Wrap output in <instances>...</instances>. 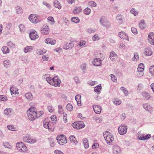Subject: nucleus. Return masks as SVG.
<instances>
[{
  "instance_id": "2eb2a0df",
  "label": "nucleus",
  "mask_w": 154,
  "mask_h": 154,
  "mask_svg": "<svg viewBox=\"0 0 154 154\" xmlns=\"http://www.w3.org/2000/svg\"><path fill=\"white\" fill-rule=\"evenodd\" d=\"M93 108L95 113L99 114L101 113V106L99 105H94L93 106Z\"/></svg>"
},
{
  "instance_id": "aec40b11",
  "label": "nucleus",
  "mask_w": 154,
  "mask_h": 154,
  "mask_svg": "<svg viewBox=\"0 0 154 154\" xmlns=\"http://www.w3.org/2000/svg\"><path fill=\"white\" fill-rule=\"evenodd\" d=\"M143 107L146 110L149 111L150 112H152L153 111L152 107L147 104H144L143 105Z\"/></svg>"
},
{
  "instance_id": "412c9836",
  "label": "nucleus",
  "mask_w": 154,
  "mask_h": 154,
  "mask_svg": "<svg viewBox=\"0 0 154 154\" xmlns=\"http://www.w3.org/2000/svg\"><path fill=\"white\" fill-rule=\"evenodd\" d=\"M119 36L122 39H127L128 36L124 32H121L119 34Z\"/></svg>"
},
{
  "instance_id": "b1692460",
  "label": "nucleus",
  "mask_w": 154,
  "mask_h": 154,
  "mask_svg": "<svg viewBox=\"0 0 154 154\" xmlns=\"http://www.w3.org/2000/svg\"><path fill=\"white\" fill-rule=\"evenodd\" d=\"M7 127L8 129L12 131H17L18 129L17 127L12 125H8L7 126Z\"/></svg>"
},
{
  "instance_id": "f8f14e48",
  "label": "nucleus",
  "mask_w": 154,
  "mask_h": 154,
  "mask_svg": "<svg viewBox=\"0 0 154 154\" xmlns=\"http://www.w3.org/2000/svg\"><path fill=\"white\" fill-rule=\"evenodd\" d=\"M53 80L54 85V86L55 87L60 86V84L61 83V81L57 76H54L53 78Z\"/></svg>"
},
{
  "instance_id": "c85d7f7f",
  "label": "nucleus",
  "mask_w": 154,
  "mask_h": 154,
  "mask_svg": "<svg viewBox=\"0 0 154 154\" xmlns=\"http://www.w3.org/2000/svg\"><path fill=\"white\" fill-rule=\"evenodd\" d=\"M73 46V45L72 43H67L66 44L63 46L64 48L66 49L72 48Z\"/></svg>"
},
{
  "instance_id": "de8ad7c7",
  "label": "nucleus",
  "mask_w": 154,
  "mask_h": 154,
  "mask_svg": "<svg viewBox=\"0 0 154 154\" xmlns=\"http://www.w3.org/2000/svg\"><path fill=\"white\" fill-rule=\"evenodd\" d=\"M137 75L138 77H141L143 75L144 71L137 70Z\"/></svg>"
},
{
  "instance_id": "6ab92c4d",
  "label": "nucleus",
  "mask_w": 154,
  "mask_h": 154,
  "mask_svg": "<svg viewBox=\"0 0 154 154\" xmlns=\"http://www.w3.org/2000/svg\"><path fill=\"white\" fill-rule=\"evenodd\" d=\"M110 57L112 61H114L117 59V56L114 52H111L110 53Z\"/></svg>"
},
{
  "instance_id": "6e6552de",
  "label": "nucleus",
  "mask_w": 154,
  "mask_h": 154,
  "mask_svg": "<svg viewBox=\"0 0 154 154\" xmlns=\"http://www.w3.org/2000/svg\"><path fill=\"white\" fill-rule=\"evenodd\" d=\"M118 131L121 135H123L125 134L127 131V126L124 125L120 126L118 128Z\"/></svg>"
},
{
  "instance_id": "a211bd4d",
  "label": "nucleus",
  "mask_w": 154,
  "mask_h": 154,
  "mask_svg": "<svg viewBox=\"0 0 154 154\" xmlns=\"http://www.w3.org/2000/svg\"><path fill=\"white\" fill-rule=\"evenodd\" d=\"M93 63L94 65L96 66H99L102 64L101 60L100 59L97 58L94 59L93 60Z\"/></svg>"
},
{
  "instance_id": "774afa93",
  "label": "nucleus",
  "mask_w": 154,
  "mask_h": 154,
  "mask_svg": "<svg viewBox=\"0 0 154 154\" xmlns=\"http://www.w3.org/2000/svg\"><path fill=\"white\" fill-rule=\"evenodd\" d=\"M131 31L132 33L134 34H137V29L134 27H132L131 28Z\"/></svg>"
},
{
  "instance_id": "864d4df0",
  "label": "nucleus",
  "mask_w": 154,
  "mask_h": 154,
  "mask_svg": "<svg viewBox=\"0 0 154 154\" xmlns=\"http://www.w3.org/2000/svg\"><path fill=\"white\" fill-rule=\"evenodd\" d=\"M131 13L134 14V16H136L137 15L138 13V12L137 11L135 10L134 8H132L131 10Z\"/></svg>"
},
{
  "instance_id": "473e14b6",
  "label": "nucleus",
  "mask_w": 154,
  "mask_h": 154,
  "mask_svg": "<svg viewBox=\"0 0 154 154\" xmlns=\"http://www.w3.org/2000/svg\"><path fill=\"white\" fill-rule=\"evenodd\" d=\"M3 145L5 148H7L10 149H11L12 148V146L8 142L4 143Z\"/></svg>"
},
{
  "instance_id": "20e7f679",
  "label": "nucleus",
  "mask_w": 154,
  "mask_h": 154,
  "mask_svg": "<svg viewBox=\"0 0 154 154\" xmlns=\"http://www.w3.org/2000/svg\"><path fill=\"white\" fill-rule=\"evenodd\" d=\"M57 139L58 143L60 145H63L67 143L66 136L64 135H58L57 137Z\"/></svg>"
},
{
  "instance_id": "a19ab883",
  "label": "nucleus",
  "mask_w": 154,
  "mask_h": 154,
  "mask_svg": "<svg viewBox=\"0 0 154 154\" xmlns=\"http://www.w3.org/2000/svg\"><path fill=\"white\" fill-rule=\"evenodd\" d=\"M139 57V56L138 54L136 52L134 54V56L132 58V60L134 61H137Z\"/></svg>"
},
{
  "instance_id": "39448f33",
  "label": "nucleus",
  "mask_w": 154,
  "mask_h": 154,
  "mask_svg": "<svg viewBox=\"0 0 154 154\" xmlns=\"http://www.w3.org/2000/svg\"><path fill=\"white\" fill-rule=\"evenodd\" d=\"M29 19L32 23H37L40 21L39 16L35 14H30Z\"/></svg>"
},
{
  "instance_id": "052dcab7",
  "label": "nucleus",
  "mask_w": 154,
  "mask_h": 154,
  "mask_svg": "<svg viewBox=\"0 0 154 154\" xmlns=\"http://www.w3.org/2000/svg\"><path fill=\"white\" fill-rule=\"evenodd\" d=\"M7 97L3 95H0V101H6L7 100Z\"/></svg>"
},
{
  "instance_id": "5fc2aeb1",
  "label": "nucleus",
  "mask_w": 154,
  "mask_h": 154,
  "mask_svg": "<svg viewBox=\"0 0 154 154\" xmlns=\"http://www.w3.org/2000/svg\"><path fill=\"white\" fill-rule=\"evenodd\" d=\"M101 89V85H98L96 87L94 88V91L96 92H98L100 91Z\"/></svg>"
},
{
  "instance_id": "09e8293b",
  "label": "nucleus",
  "mask_w": 154,
  "mask_h": 154,
  "mask_svg": "<svg viewBox=\"0 0 154 154\" xmlns=\"http://www.w3.org/2000/svg\"><path fill=\"white\" fill-rule=\"evenodd\" d=\"M91 12V10L89 8H87L84 11V13L86 15L89 14Z\"/></svg>"
},
{
  "instance_id": "1a4fd4ad",
  "label": "nucleus",
  "mask_w": 154,
  "mask_h": 154,
  "mask_svg": "<svg viewBox=\"0 0 154 154\" xmlns=\"http://www.w3.org/2000/svg\"><path fill=\"white\" fill-rule=\"evenodd\" d=\"M29 37L32 40H34L38 38V35L37 32L34 30H31L30 31Z\"/></svg>"
},
{
  "instance_id": "c9c22d12",
  "label": "nucleus",
  "mask_w": 154,
  "mask_h": 154,
  "mask_svg": "<svg viewBox=\"0 0 154 154\" xmlns=\"http://www.w3.org/2000/svg\"><path fill=\"white\" fill-rule=\"evenodd\" d=\"M4 113L7 116L10 115L12 114V111L10 109H6L4 110Z\"/></svg>"
},
{
  "instance_id": "f257e3e1",
  "label": "nucleus",
  "mask_w": 154,
  "mask_h": 154,
  "mask_svg": "<svg viewBox=\"0 0 154 154\" xmlns=\"http://www.w3.org/2000/svg\"><path fill=\"white\" fill-rule=\"evenodd\" d=\"M28 118L31 121H33L38 118L37 109L35 107H31L27 111Z\"/></svg>"
},
{
  "instance_id": "c03bdc74",
  "label": "nucleus",
  "mask_w": 154,
  "mask_h": 154,
  "mask_svg": "<svg viewBox=\"0 0 154 154\" xmlns=\"http://www.w3.org/2000/svg\"><path fill=\"white\" fill-rule=\"evenodd\" d=\"M4 64L5 67L6 68L9 67L10 66V63L9 60H5L4 62Z\"/></svg>"
},
{
  "instance_id": "338daca9",
  "label": "nucleus",
  "mask_w": 154,
  "mask_h": 154,
  "mask_svg": "<svg viewBox=\"0 0 154 154\" xmlns=\"http://www.w3.org/2000/svg\"><path fill=\"white\" fill-rule=\"evenodd\" d=\"M86 42L84 41H80L79 43V47H81L82 46L84 45L85 44Z\"/></svg>"
},
{
  "instance_id": "2f4dec72",
  "label": "nucleus",
  "mask_w": 154,
  "mask_h": 154,
  "mask_svg": "<svg viewBox=\"0 0 154 154\" xmlns=\"http://www.w3.org/2000/svg\"><path fill=\"white\" fill-rule=\"evenodd\" d=\"M46 80L48 83L50 84V85L54 86V83L53 82V79H51L50 77H47L46 78Z\"/></svg>"
},
{
  "instance_id": "423d86ee",
  "label": "nucleus",
  "mask_w": 154,
  "mask_h": 154,
  "mask_svg": "<svg viewBox=\"0 0 154 154\" xmlns=\"http://www.w3.org/2000/svg\"><path fill=\"white\" fill-rule=\"evenodd\" d=\"M23 140L25 142L30 143H34L36 142V140L35 139L28 135L24 137Z\"/></svg>"
},
{
  "instance_id": "4468645a",
  "label": "nucleus",
  "mask_w": 154,
  "mask_h": 154,
  "mask_svg": "<svg viewBox=\"0 0 154 154\" xmlns=\"http://www.w3.org/2000/svg\"><path fill=\"white\" fill-rule=\"evenodd\" d=\"M151 135L149 134L146 135L145 134H140L138 135L139 139L140 140H146L150 137Z\"/></svg>"
},
{
  "instance_id": "c756f323",
  "label": "nucleus",
  "mask_w": 154,
  "mask_h": 154,
  "mask_svg": "<svg viewBox=\"0 0 154 154\" xmlns=\"http://www.w3.org/2000/svg\"><path fill=\"white\" fill-rule=\"evenodd\" d=\"M50 122H49L48 119H45L43 122V126L45 128H47L48 127V125L50 124Z\"/></svg>"
},
{
  "instance_id": "e433bc0d",
  "label": "nucleus",
  "mask_w": 154,
  "mask_h": 154,
  "mask_svg": "<svg viewBox=\"0 0 154 154\" xmlns=\"http://www.w3.org/2000/svg\"><path fill=\"white\" fill-rule=\"evenodd\" d=\"M2 50L3 53L5 54L8 53L9 52L8 48L6 46H4L2 47Z\"/></svg>"
},
{
  "instance_id": "4d7b16f0",
  "label": "nucleus",
  "mask_w": 154,
  "mask_h": 154,
  "mask_svg": "<svg viewBox=\"0 0 154 154\" xmlns=\"http://www.w3.org/2000/svg\"><path fill=\"white\" fill-rule=\"evenodd\" d=\"M20 31L21 32H23L25 30V28L24 25L23 24H21L19 26Z\"/></svg>"
},
{
  "instance_id": "7ed1b4c3",
  "label": "nucleus",
  "mask_w": 154,
  "mask_h": 154,
  "mask_svg": "<svg viewBox=\"0 0 154 154\" xmlns=\"http://www.w3.org/2000/svg\"><path fill=\"white\" fill-rule=\"evenodd\" d=\"M16 146L18 150L20 152H25L27 150V147L23 142H19L17 143Z\"/></svg>"
},
{
  "instance_id": "f704fd0d",
  "label": "nucleus",
  "mask_w": 154,
  "mask_h": 154,
  "mask_svg": "<svg viewBox=\"0 0 154 154\" xmlns=\"http://www.w3.org/2000/svg\"><path fill=\"white\" fill-rule=\"evenodd\" d=\"M144 66L143 63H140L138 66L137 70L139 71H144Z\"/></svg>"
},
{
  "instance_id": "ea45409f",
  "label": "nucleus",
  "mask_w": 154,
  "mask_h": 154,
  "mask_svg": "<svg viewBox=\"0 0 154 154\" xmlns=\"http://www.w3.org/2000/svg\"><path fill=\"white\" fill-rule=\"evenodd\" d=\"M149 72L151 76H154V65H152L150 67Z\"/></svg>"
},
{
  "instance_id": "72a5a7b5",
  "label": "nucleus",
  "mask_w": 154,
  "mask_h": 154,
  "mask_svg": "<svg viewBox=\"0 0 154 154\" xmlns=\"http://www.w3.org/2000/svg\"><path fill=\"white\" fill-rule=\"evenodd\" d=\"M46 51L44 49H38L36 51V53L38 54H42L45 53Z\"/></svg>"
},
{
  "instance_id": "4be33fe9",
  "label": "nucleus",
  "mask_w": 154,
  "mask_h": 154,
  "mask_svg": "<svg viewBox=\"0 0 154 154\" xmlns=\"http://www.w3.org/2000/svg\"><path fill=\"white\" fill-rule=\"evenodd\" d=\"M139 26L141 29H143L146 28V24L144 20H142L140 21L139 23Z\"/></svg>"
},
{
  "instance_id": "680f3d73",
  "label": "nucleus",
  "mask_w": 154,
  "mask_h": 154,
  "mask_svg": "<svg viewBox=\"0 0 154 154\" xmlns=\"http://www.w3.org/2000/svg\"><path fill=\"white\" fill-rule=\"evenodd\" d=\"M110 76L112 80L114 82H116L117 81V78L116 76H115V75H114L113 74H111L110 75Z\"/></svg>"
},
{
  "instance_id": "58836bf2",
  "label": "nucleus",
  "mask_w": 154,
  "mask_h": 154,
  "mask_svg": "<svg viewBox=\"0 0 154 154\" xmlns=\"http://www.w3.org/2000/svg\"><path fill=\"white\" fill-rule=\"evenodd\" d=\"M54 5L56 8L60 9L61 8V5L60 3L57 1H55L54 2Z\"/></svg>"
},
{
  "instance_id": "49530a36",
  "label": "nucleus",
  "mask_w": 154,
  "mask_h": 154,
  "mask_svg": "<svg viewBox=\"0 0 154 154\" xmlns=\"http://www.w3.org/2000/svg\"><path fill=\"white\" fill-rule=\"evenodd\" d=\"M16 10L17 14H19L22 13V9L21 7L20 6H17L16 7Z\"/></svg>"
},
{
  "instance_id": "cd10ccee",
  "label": "nucleus",
  "mask_w": 154,
  "mask_h": 154,
  "mask_svg": "<svg viewBox=\"0 0 154 154\" xmlns=\"http://www.w3.org/2000/svg\"><path fill=\"white\" fill-rule=\"evenodd\" d=\"M26 98L29 100H32L33 99V96L30 93H27L25 94Z\"/></svg>"
},
{
  "instance_id": "dca6fc26",
  "label": "nucleus",
  "mask_w": 154,
  "mask_h": 154,
  "mask_svg": "<svg viewBox=\"0 0 154 154\" xmlns=\"http://www.w3.org/2000/svg\"><path fill=\"white\" fill-rule=\"evenodd\" d=\"M11 94L18 95L19 94L18 90L14 86H12L10 88Z\"/></svg>"
},
{
  "instance_id": "bf43d9fd",
  "label": "nucleus",
  "mask_w": 154,
  "mask_h": 154,
  "mask_svg": "<svg viewBox=\"0 0 154 154\" xmlns=\"http://www.w3.org/2000/svg\"><path fill=\"white\" fill-rule=\"evenodd\" d=\"M88 5L91 6L93 7H96L97 4L93 1H91L88 2Z\"/></svg>"
},
{
  "instance_id": "0eeeda50",
  "label": "nucleus",
  "mask_w": 154,
  "mask_h": 154,
  "mask_svg": "<svg viewBox=\"0 0 154 154\" xmlns=\"http://www.w3.org/2000/svg\"><path fill=\"white\" fill-rule=\"evenodd\" d=\"M72 125L73 128L77 129L83 128L85 126L82 122H75L72 124Z\"/></svg>"
},
{
  "instance_id": "3c124183",
  "label": "nucleus",
  "mask_w": 154,
  "mask_h": 154,
  "mask_svg": "<svg viewBox=\"0 0 154 154\" xmlns=\"http://www.w3.org/2000/svg\"><path fill=\"white\" fill-rule=\"evenodd\" d=\"M73 106L70 103L68 104L66 106V109L69 111H71L73 109Z\"/></svg>"
},
{
  "instance_id": "9d476101",
  "label": "nucleus",
  "mask_w": 154,
  "mask_h": 154,
  "mask_svg": "<svg viewBox=\"0 0 154 154\" xmlns=\"http://www.w3.org/2000/svg\"><path fill=\"white\" fill-rule=\"evenodd\" d=\"M148 42L151 45H154V33L151 32L149 33L148 35Z\"/></svg>"
},
{
  "instance_id": "5701e85b",
  "label": "nucleus",
  "mask_w": 154,
  "mask_h": 154,
  "mask_svg": "<svg viewBox=\"0 0 154 154\" xmlns=\"http://www.w3.org/2000/svg\"><path fill=\"white\" fill-rule=\"evenodd\" d=\"M69 140L70 142L72 144H77L78 142L76 140L75 137L74 136H71L69 137Z\"/></svg>"
},
{
  "instance_id": "13d9d810",
  "label": "nucleus",
  "mask_w": 154,
  "mask_h": 154,
  "mask_svg": "<svg viewBox=\"0 0 154 154\" xmlns=\"http://www.w3.org/2000/svg\"><path fill=\"white\" fill-rule=\"evenodd\" d=\"M100 39L99 36L97 34L95 35L92 37V39L94 41L98 40Z\"/></svg>"
},
{
  "instance_id": "603ef678",
  "label": "nucleus",
  "mask_w": 154,
  "mask_h": 154,
  "mask_svg": "<svg viewBox=\"0 0 154 154\" xmlns=\"http://www.w3.org/2000/svg\"><path fill=\"white\" fill-rule=\"evenodd\" d=\"M121 101L118 99H115L113 101V103L116 105L120 104L121 103Z\"/></svg>"
},
{
  "instance_id": "e2e57ef3",
  "label": "nucleus",
  "mask_w": 154,
  "mask_h": 154,
  "mask_svg": "<svg viewBox=\"0 0 154 154\" xmlns=\"http://www.w3.org/2000/svg\"><path fill=\"white\" fill-rule=\"evenodd\" d=\"M63 121L65 122H67V114L66 113L63 112Z\"/></svg>"
},
{
  "instance_id": "f03ea898",
  "label": "nucleus",
  "mask_w": 154,
  "mask_h": 154,
  "mask_svg": "<svg viewBox=\"0 0 154 154\" xmlns=\"http://www.w3.org/2000/svg\"><path fill=\"white\" fill-rule=\"evenodd\" d=\"M103 136L107 143H110L114 140V138L112 134L108 131L104 132Z\"/></svg>"
},
{
  "instance_id": "37998d69",
  "label": "nucleus",
  "mask_w": 154,
  "mask_h": 154,
  "mask_svg": "<svg viewBox=\"0 0 154 154\" xmlns=\"http://www.w3.org/2000/svg\"><path fill=\"white\" fill-rule=\"evenodd\" d=\"M71 20L75 23H77L79 22L80 20L77 17H73L72 18Z\"/></svg>"
},
{
  "instance_id": "8fccbe9b",
  "label": "nucleus",
  "mask_w": 154,
  "mask_h": 154,
  "mask_svg": "<svg viewBox=\"0 0 154 154\" xmlns=\"http://www.w3.org/2000/svg\"><path fill=\"white\" fill-rule=\"evenodd\" d=\"M100 23H101L103 24V25H105V24H104L105 23H107V21L106 20V18L104 17H101L100 19Z\"/></svg>"
},
{
  "instance_id": "4c0bfd02",
  "label": "nucleus",
  "mask_w": 154,
  "mask_h": 154,
  "mask_svg": "<svg viewBox=\"0 0 154 154\" xmlns=\"http://www.w3.org/2000/svg\"><path fill=\"white\" fill-rule=\"evenodd\" d=\"M84 146L85 148H88L89 147L88 142V139H85L83 141Z\"/></svg>"
},
{
  "instance_id": "9b49d317",
  "label": "nucleus",
  "mask_w": 154,
  "mask_h": 154,
  "mask_svg": "<svg viewBox=\"0 0 154 154\" xmlns=\"http://www.w3.org/2000/svg\"><path fill=\"white\" fill-rule=\"evenodd\" d=\"M41 32L44 34L47 35L49 32V29L47 25H44L41 29Z\"/></svg>"
},
{
  "instance_id": "a18cd8bd",
  "label": "nucleus",
  "mask_w": 154,
  "mask_h": 154,
  "mask_svg": "<svg viewBox=\"0 0 154 154\" xmlns=\"http://www.w3.org/2000/svg\"><path fill=\"white\" fill-rule=\"evenodd\" d=\"M143 96L146 100H148L150 98L151 96L149 94L146 92L143 93Z\"/></svg>"
},
{
  "instance_id": "a878e982",
  "label": "nucleus",
  "mask_w": 154,
  "mask_h": 154,
  "mask_svg": "<svg viewBox=\"0 0 154 154\" xmlns=\"http://www.w3.org/2000/svg\"><path fill=\"white\" fill-rule=\"evenodd\" d=\"M33 47L32 46H27L24 48V51L25 53L31 52L33 50Z\"/></svg>"
},
{
  "instance_id": "6e6d98bb",
  "label": "nucleus",
  "mask_w": 154,
  "mask_h": 154,
  "mask_svg": "<svg viewBox=\"0 0 154 154\" xmlns=\"http://www.w3.org/2000/svg\"><path fill=\"white\" fill-rule=\"evenodd\" d=\"M47 20L48 21H50L51 22V23L52 24H54V20L53 17L50 16L48 17L47 18Z\"/></svg>"
},
{
  "instance_id": "7c9ffc66",
  "label": "nucleus",
  "mask_w": 154,
  "mask_h": 154,
  "mask_svg": "<svg viewBox=\"0 0 154 154\" xmlns=\"http://www.w3.org/2000/svg\"><path fill=\"white\" fill-rule=\"evenodd\" d=\"M144 53L147 56H151L152 53V51L149 49L146 48L145 49Z\"/></svg>"
},
{
  "instance_id": "f3484780",
  "label": "nucleus",
  "mask_w": 154,
  "mask_h": 154,
  "mask_svg": "<svg viewBox=\"0 0 154 154\" xmlns=\"http://www.w3.org/2000/svg\"><path fill=\"white\" fill-rule=\"evenodd\" d=\"M113 152L114 154H120L121 149L120 147L117 146H114L113 148Z\"/></svg>"
},
{
  "instance_id": "69168bd1",
  "label": "nucleus",
  "mask_w": 154,
  "mask_h": 154,
  "mask_svg": "<svg viewBox=\"0 0 154 154\" xmlns=\"http://www.w3.org/2000/svg\"><path fill=\"white\" fill-rule=\"evenodd\" d=\"M51 120L52 121L56 122L57 121V118L56 116L55 115H53L51 116Z\"/></svg>"
},
{
  "instance_id": "79ce46f5",
  "label": "nucleus",
  "mask_w": 154,
  "mask_h": 154,
  "mask_svg": "<svg viewBox=\"0 0 154 154\" xmlns=\"http://www.w3.org/2000/svg\"><path fill=\"white\" fill-rule=\"evenodd\" d=\"M48 125V127L47 128H48L49 131H53L54 129V124L52 122H50Z\"/></svg>"
},
{
  "instance_id": "bb28decb",
  "label": "nucleus",
  "mask_w": 154,
  "mask_h": 154,
  "mask_svg": "<svg viewBox=\"0 0 154 154\" xmlns=\"http://www.w3.org/2000/svg\"><path fill=\"white\" fill-rule=\"evenodd\" d=\"M81 96L80 95H77L75 97V100L77 103L78 105L79 106H81Z\"/></svg>"
},
{
  "instance_id": "ddd939ff",
  "label": "nucleus",
  "mask_w": 154,
  "mask_h": 154,
  "mask_svg": "<svg viewBox=\"0 0 154 154\" xmlns=\"http://www.w3.org/2000/svg\"><path fill=\"white\" fill-rule=\"evenodd\" d=\"M45 43L47 44L54 45L56 41L54 39L50 38H48L45 40Z\"/></svg>"
},
{
  "instance_id": "393cba45",
  "label": "nucleus",
  "mask_w": 154,
  "mask_h": 154,
  "mask_svg": "<svg viewBox=\"0 0 154 154\" xmlns=\"http://www.w3.org/2000/svg\"><path fill=\"white\" fill-rule=\"evenodd\" d=\"M82 9L81 7H76L73 10V12L75 14H78L81 12Z\"/></svg>"
},
{
  "instance_id": "0e129e2a",
  "label": "nucleus",
  "mask_w": 154,
  "mask_h": 154,
  "mask_svg": "<svg viewBox=\"0 0 154 154\" xmlns=\"http://www.w3.org/2000/svg\"><path fill=\"white\" fill-rule=\"evenodd\" d=\"M48 109L49 112H53L54 110V108L51 106H48Z\"/></svg>"
}]
</instances>
